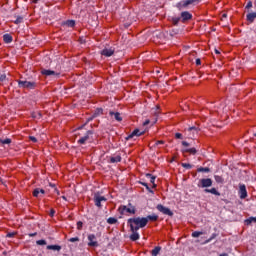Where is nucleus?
I'll use <instances>...</instances> for the list:
<instances>
[{
    "label": "nucleus",
    "instance_id": "f257e3e1",
    "mask_svg": "<svg viewBox=\"0 0 256 256\" xmlns=\"http://www.w3.org/2000/svg\"><path fill=\"white\" fill-rule=\"evenodd\" d=\"M127 223L128 225H130V227H133L134 229L139 231V229H143L144 227H147V218L145 217L129 218Z\"/></svg>",
    "mask_w": 256,
    "mask_h": 256
},
{
    "label": "nucleus",
    "instance_id": "f03ea898",
    "mask_svg": "<svg viewBox=\"0 0 256 256\" xmlns=\"http://www.w3.org/2000/svg\"><path fill=\"white\" fill-rule=\"evenodd\" d=\"M118 211L120 215H127V213H129L130 215H135V213H137L135 206L131 205V203L128 204V207L125 205H121L118 208Z\"/></svg>",
    "mask_w": 256,
    "mask_h": 256
},
{
    "label": "nucleus",
    "instance_id": "7ed1b4c3",
    "mask_svg": "<svg viewBox=\"0 0 256 256\" xmlns=\"http://www.w3.org/2000/svg\"><path fill=\"white\" fill-rule=\"evenodd\" d=\"M18 87L20 89H35V87H37V83L18 80Z\"/></svg>",
    "mask_w": 256,
    "mask_h": 256
},
{
    "label": "nucleus",
    "instance_id": "20e7f679",
    "mask_svg": "<svg viewBox=\"0 0 256 256\" xmlns=\"http://www.w3.org/2000/svg\"><path fill=\"white\" fill-rule=\"evenodd\" d=\"M213 186V180L211 178H202L199 180L198 187L201 189H207V187Z\"/></svg>",
    "mask_w": 256,
    "mask_h": 256
},
{
    "label": "nucleus",
    "instance_id": "39448f33",
    "mask_svg": "<svg viewBox=\"0 0 256 256\" xmlns=\"http://www.w3.org/2000/svg\"><path fill=\"white\" fill-rule=\"evenodd\" d=\"M107 201V198L105 196H101V194H99V192H96L94 194V203L96 205V207L102 208L103 205H101V203H105Z\"/></svg>",
    "mask_w": 256,
    "mask_h": 256
},
{
    "label": "nucleus",
    "instance_id": "423d86ee",
    "mask_svg": "<svg viewBox=\"0 0 256 256\" xmlns=\"http://www.w3.org/2000/svg\"><path fill=\"white\" fill-rule=\"evenodd\" d=\"M156 209L163 215H168V217H173V211H171V209H169L168 207L163 206L162 204H158L156 206Z\"/></svg>",
    "mask_w": 256,
    "mask_h": 256
},
{
    "label": "nucleus",
    "instance_id": "0eeeda50",
    "mask_svg": "<svg viewBox=\"0 0 256 256\" xmlns=\"http://www.w3.org/2000/svg\"><path fill=\"white\" fill-rule=\"evenodd\" d=\"M91 135H93V130H88L86 131L85 135L82 136L78 141L77 143L79 145H85L88 141H89V138L91 137Z\"/></svg>",
    "mask_w": 256,
    "mask_h": 256
},
{
    "label": "nucleus",
    "instance_id": "6e6552de",
    "mask_svg": "<svg viewBox=\"0 0 256 256\" xmlns=\"http://www.w3.org/2000/svg\"><path fill=\"white\" fill-rule=\"evenodd\" d=\"M131 234L129 236L130 241H139L141 239V236L139 235V230L137 228H134L133 226L130 227Z\"/></svg>",
    "mask_w": 256,
    "mask_h": 256
},
{
    "label": "nucleus",
    "instance_id": "1a4fd4ad",
    "mask_svg": "<svg viewBox=\"0 0 256 256\" xmlns=\"http://www.w3.org/2000/svg\"><path fill=\"white\" fill-rule=\"evenodd\" d=\"M88 247H98L99 242H97V237L95 234L88 235Z\"/></svg>",
    "mask_w": 256,
    "mask_h": 256
},
{
    "label": "nucleus",
    "instance_id": "9d476101",
    "mask_svg": "<svg viewBox=\"0 0 256 256\" xmlns=\"http://www.w3.org/2000/svg\"><path fill=\"white\" fill-rule=\"evenodd\" d=\"M41 74L45 75L46 77H59V75H61L60 72L57 71H53V70H47V69H42L41 70Z\"/></svg>",
    "mask_w": 256,
    "mask_h": 256
},
{
    "label": "nucleus",
    "instance_id": "9b49d317",
    "mask_svg": "<svg viewBox=\"0 0 256 256\" xmlns=\"http://www.w3.org/2000/svg\"><path fill=\"white\" fill-rule=\"evenodd\" d=\"M238 195L240 199H247V187L245 186V184H241L239 186Z\"/></svg>",
    "mask_w": 256,
    "mask_h": 256
},
{
    "label": "nucleus",
    "instance_id": "f8f14e48",
    "mask_svg": "<svg viewBox=\"0 0 256 256\" xmlns=\"http://www.w3.org/2000/svg\"><path fill=\"white\" fill-rule=\"evenodd\" d=\"M141 135H145V132H141L139 129H135L126 137V141H130V139H133V137H141Z\"/></svg>",
    "mask_w": 256,
    "mask_h": 256
},
{
    "label": "nucleus",
    "instance_id": "ddd939ff",
    "mask_svg": "<svg viewBox=\"0 0 256 256\" xmlns=\"http://www.w3.org/2000/svg\"><path fill=\"white\" fill-rule=\"evenodd\" d=\"M115 53V49L113 48H104L100 54L103 55L104 57H112Z\"/></svg>",
    "mask_w": 256,
    "mask_h": 256
},
{
    "label": "nucleus",
    "instance_id": "4468645a",
    "mask_svg": "<svg viewBox=\"0 0 256 256\" xmlns=\"http://www.w3.org/2000/svg\"><path fill=\"white\" fill-rule=\"evenodd\" d=\"M45 195V190L42 188H35L33 190V197H36L37 199H41Z\"/></svg>",
    "mask_w": 256,
    "mask_h": 256
},
{
    "label": "nucleus",
    "instance_id": "2eb2a0df",
    "mask_svg": "<svg viewBox=\"0 0 256 256\" xmlns=\"http://www.w3.org/2000/svg\"><path fill=\"white\" fill-rule=\"evenodd\" d=\"M189 5H191L189 0H182L176 4V7L181 11L182 9L189 7Z\"/></svg>",
    "mask_w": 256,
    "mask_h": 256
},
{
    "label": "nucleus",
    "instance_id": "dca6fc26",
    "mask_svg": "<svg viewBox=\"0 0 256 256\" xmlns=\"http://www.w3.org/2000/svg\"><path fill=\"white\" fill-rule=\"evenodd\" d=\"M255 19H256V12H248L246 15V21H248V23H255Z\"/></svg>",
    "mask_w": 256,
    "mask_h": 256
},
{
    "label": "nucleus",
    "instance_id": "f3484780",
    "mask_svg": "<svg viewBox=\"0 0 256 256\" xmlns=\"http://www.w3.org/2000/svg\"><path fill=\"white\" fill-rule=\"evenodd\" d=\"M99 115H103V110H102V108H97V109L94 111L92 117L88 118L87 123H89V121H93V119H95V117H99Z\"/></svg>",
    "mask_w": 256,
    "mask_h": 256
},
{
    "label": "nucleus",
    "instance_id": "a211bd4d",
    "mask_svg": "<svg viewBox=\"0 0 256 256\" xmlns=\"http://www.w3.org/2000/svg\"><path fill=\"white\" fill-rule=\"evenodd\" d=\"M204 193H211V195H216V197H221V193L217 190V188H206L204 189Z\"/></svg>",
    "mask_w": 256,
    "mask_h": 256
},
{
    "label": "nucleus",
    "instance_id": "6ab92c4d",
    "mask_svg": "<svg viewBox=\"0 0 256 256\" xmlns=\"http://www.w3.org/2000/svg\"><path fill=\"white\" fill-rule=\"evenodd\" d=\"M109 115H110V117H114L115 121H118V122L123 121V117H121V113H119V112L110 111Z\"/></svg>",
    "mask_w": 256,
    "mask_h": 256
},
{
    "label": "nucleus",
    "instance_id": "aec40b11",
    "mask_svg": "<svg viewBox=\"0 0 256 256\" xmlns=\"http://www.w3.org/2000/svg\"><path fill=\"white\" fill-rule=\"evenodd\" d=\"M181 17L183 21H189L190 19H193V15H191V13H189L188 11L182 12Z\"/></svg>",
    "mask_w": 256,
    "mask_h": 256
},
{
    "label": "nucleus",
    "instance_id": "412c9836",
    "mask_svg": "<svg viewBox=\"0 0 256 256\" xmlns=\"http://www.w3.org/2000/svg\"><path fill=\"white\" fill-rule=\"evenodd\" d=\"M122 158L121 155L111 156L109 163H121Z\"/></svg>",
    "mask_w": 256,
    "mask_h": 256
},
{
    "label": "nucleus",
    "instance_id": "4be33fe9",
    "mask_svg": "<svg viewBox=\"0 0 256 256\" xmlns=\"http://www.w3.org/2000/svg\"><path fill=\"white\" fill-rule=\"evenodd\" d=\"M182 153H190V155H197L196 148H184L182 149Z\"/></svg>",
    "mask_w": 256,
    "mask_h": 256
},
{
    "label": "nucleus",
    "instance_id": "5701e85b",
    "mask_svg": "<svg viewBox=\"0 0 256 256\" xmlns=\"http://www.w3.org/2000/svg\"><path fill=\"white\" fill-rule=\"evenodd\" d=\"M3 41L4 43H13V36H11V34H4L3 35Z\"/></svg>",
    "mask_w": 256,
    "mask_h": 256
},
{
    "label": "nucleus",
    "instance_id": "b1692460",
    "mask_svg": "<svg viewBox=\"0 0 256 256\" xmlns=\"http://www.w3.org/2000/svg\"><path fill=\"white\" fill-rule=\"evenodd\" d=\"M46 249H48V251H60L61 246H59V245H48L46 247Z\"/></svg>",
    "mask_w": 256,
    "mask_h": 256
},
{
    "label": "nucleus",
    "instance_id": "393cba45",
    "mask_svg": "<svg viewBox=\"0 0 256 256\" xmlns=\"http://www.w3.org/2000/svg\"><path fill=\"white\" fill-rule=\"evenodd\" d=\"M159 253H161V246H156V247L151 251V255H152V256H157V255H159Z\"/></svg>",
    "mask_w": 256,
    "mask_h": 256
},
{
    "label": "nucleus",
    "instance_id": "a878e982",
    "mask_svg": "<svg viewBox=\"0 0 256 256\" xmlns=\"http://www.w3.org/2000/svg\"><path fill=\"white\" fill-rule=\"evenodd\" d=\"M145 219H147V223H149V221H157V219H159V216L153 214V215H148L147 217H145Z\"/></svg>",
    "mask_w": 256,
    "mask_h": 256
},
{
    "label": "nucleus",
    "instance_id": "bb28decb",
    "mask_svg": "<svg viewBox=\"0 0 256 256\" xmlns=\"http://www.w3.org/2000/svg\"><path fill=\"white\" fill-rule=\"evenodd\" d=\"M63 25L73 28L75 27V20H67L66 22H63Z\"/></svg>",
    "mask_w": 256,
    "mask_h": 256
},
{
    "label": "nucleus",
    "instance_id": "cd10ccee",
    "mask_svg": "<svg viewBox=\"0 0 256 256\" xmlns=\"http://www.w3.org/2000/svg\"><path fill=\"white\" fill-rule=\"evenodd\" d=\"M198 173H209L211 171V169H209V167H200L197 169Z\"/></svg>",
    "mask_w": 256,
    "mask_h": 256
},
{
    "label": "nucleus",
    "instance_id": "c85d7f7f",
    "mask_svg": "<svg viewBox=\"0 0 256 256\" xmlns=\"http://www.w3.org/2000/svg\"><path fill=\"white\" fill-rule=\"evenodd\" d=\"M214 179H215L216 183H220V184L224 183V181H225V179H223V176H219V175H215Z\"/></svg>",
    "mask_w": 256,
    "mask_h": 256
},
{
    "label": "nucleus",
    "instance_id": "c756f323",
    "mask_svg": "<svg viewBox=\"0 0 256 256\" xmlns=\"http://www.w3.org/2000/svg\"><path fill=\"white\" fill-rule=\"evenodd\" d=\"M117 218H114V217H110L107 219V223L108 225H115V223H117Z\"/></svg>",
    "mask_w": 256,
    "mask_h": 256
},
{
    "label": "nucleus",
    "instance_id": "7c9ffc66",
    "mask_svg": "<svg viewBox=\"0 0 256 256\" xmlns=\"http://www.w3.org/2000/svg\"><path fill=\"white\" fill-rule=\"evenodd\" d=\"M246 225H251V223H256V217H250L245 220Z\"/></svg>",
    "mask_w": 256,
    "mask_h": 256
},
{
    "label": "nucleus",
    "instance_id": "2f4dec72",
    "mask_svg": "<svg viewBox=\"0 0 256 256\" xmlns=\"http://www.w3.org/2000/svg\"><path fill=\"white\" fill-rule=\"evenodd\" d=\"M0 143H2V145H10L11 138L0 139Z\"/></svg>",
    "mask_w": 256,
    "mask_h": 256
},
{
    "label": "nucleus",
    "instance_id": "473e14b6",
    "mask_svg": "<svg viewBox=\"0 0 256 256\" xmlns=\"http://www.w3.org/2000/svg\"><path fill=\"white\" fill-rule=\"evenodd\" d=\"M14 23H15V25H19V24L23 23V16H17Z\"/></svg>",
    "mask_w": 256,
    "mask_h": 256
},
{
    "label": "nucleus",
    "instance_id": "72a5a7b5",
    "mask_svg": "<svg viewBox=\"0 0 256 256\" xmlns=\"http://www.w3.org/2000/svg\"><path fill=\"white\" fill-rule=\"evenodd\" d=\"M201 235H203V232H200V231H194L192 233V237L194 238L201 237Z\"/></svg>",
    "mask_w": 256,
    "mask_h": 256
},
{
    "label": "nucleus",
    "instance_id": "f704fd0d",
    "mask_svg": "<svg viewBox=\"0 0 256 256\" xmlns=\"http://www.w3.org/2000/svg\"><path fill=\"white\" fill-rule=\"evenodd\" d=\"M182 167L184 169H193V165L189 164V163H182Z\"/></svg>",
    "mask_w": 256,
    "mask_h": 256
},
{
    "label": "nucleus",
    "instance_id": "c9c22d12",
    "mask_svg": "<svg viewBox=\"0 0 256 256\" xmlns=\"http://www.w3.org/2000/svg\"><path fill=\"white\" fill-rule=\"evenodd\" d=\"M32 117H33V119H41V114H40V112L32 113Z\"/></svg>",
    "mask_w": 256,
    "mask_h": 256
},
{
    "label": "nucleus",
    "instance_id": "e433bc0d",
    "mask_svg": "<svg viewBox=\"0 0 256 256\" xmlns=\"http://www.w3.org/2000/svg\"><path fill=\"white\" fill-rule=\"evenodd\" d=\"M36 245H47V241L45 240H37Z\"/></svg>",
    "mask_w": 256,
    "mask_h": 256
},
{
    "label": "nucleus",
    "instance_id": "4c0bfd02",
    "mask_svg": "<svg viewBox=\"0 0 256 256\" xmlns=\"http://www.w3.org/2000/svg\"><path fill=\"white\" fill-rule=\"evenodd\" d=\"M155 179H157V177H155V176H152L150 178V183H152L153 187H157V184H155Z\"/></svg>",
    "mask_w": 256,
    "mask_h": 256
},
{
    "label": "nucleus",
    "instance_id": "58836bf2",
    "mask_svg": "<svg viewBox=\"0 0 256 256\" xmlns=\"http://www.w3.org/2000/svg\"><path fill=\"white\" fill-rule=\"evenodd\" d=\"M215 237H217V234L216 233H213L211 235V237L206 241V243H211V241H213V239H215Z\"/></svg>",
    "mask_w": 256,
    "mask_h": 256
},
{
    "label": "nucleus",
    "instance_id": "ea45409f",
    "mask_svg": "<svg viewBox=\"0 0 256 256\" xmlns=\"http://www.w3.org/2000/svg\"><path fill=\"white\" fill-rule=\"evenodd\" d=\"M77 229H78V231H81V229H83V222H81V221L77 222Z\"/></svg>",
    "mask_w": 256,
    "mask_h": 256
},
{
    "label": "nucleus",
    "instance_id": "a19ab883",
    "mask_svg": "<svg viewBox=\"0 0 256 256\" xmlns=\"http://www.w3.org/2000/svg\"><path fill=\"white\" fill-rule=\"evenodd\" d=\"M251 7H253V2L250 0L247 2L245 9H251Z\"/></svg>",
    "mask_w": 256,
    "mask_h": 256
},
{
    "label": "nucleus",
    "instance_id": "79ce46f5",
    "mask_svg": "<svg viewBox=\"0 0 256 256\" xmlns=\"http://www.w3.org/2000/svg\"><path fill=\"white\" fill-rule=\"evenodd\" d=\"M15 235H17V233H15V232H10V233H8L7 235H6V237H8V238H13Z\"/></svg>",
    "mask_w": 256,
    "mask_h": 256
},
{
    "label": "nucleus",
    "instance_id": "37998d69",
    "mask_svg": "<svg viewBox=\"0 0 256 256\" xmlns=\"http://www.w3.org/2000/svg\"><path fill=\"white\" fill-rule=\"evenodd\" d=\"M70 243H76V241H79V237H73L69 239Z\"/></svg>",
    "mask_w": 256,
    "mask_h": 256
},
{
    "label": "nucleus",
    "instance_id": "c03bdc74",
    "mask_svg": "<svg viewBox=\"0 0 256 256\" xmlns=\"http://www.w3.org/2000/svg\"><path fill=\"white\" fill-rule=\"evenodd\" d=\"M175 138H176V139H183V134H181V133H176V134H175Z\"/></svg>",
    "mask_w": 256,
    "mask_h": 256
},
{
    "label": "nucleus",
    "instance_id": "a18cd8bd",
    "mask_svg": "<svg viewBox=\"0 0 256 256\" xmlns=\"http://www.w3.org/2000/svg\"><path fill=\"white\" fill-rule=\"evenodd\" d=\"M7 79V76L5 74H0V82L4 81Z\"/></svg>",
    "mask_w": 256,
    "mask_h": 256
},
{
    "label": "nucleus",
    "instance_id": "49530a36",
    "mask_svg": "<svg viewBox=\"0 0 256 256\" xmlns=\"http://www.w3.org/2000/svg\"><path fill=\"white\" fill-rule=\"evenodd\" d=\"M155 145H165V141L158 140V141H156Z\"/></svg>",
    "mask_w": 256,
    "mask_h": 256
},
{
    "label": "nucleus",
    "instance_id": "de8ad7c7",
    "mask_svg": "<svg viewBox=\"0 0 256 256\" xmlns=\"http://www.w3.org/2000/svg\"><path fill=\"white\" fill-rule=\"evenodd\" d=\"M29 139L30 141H32V143H37V139L35 138V136H30Z\"/></svg>",
    "mask_w": 256,
    "mask_h": 256
},
{
    "label": "nucleus",
    "instance_id": "09e8293b",
    "mask_svg": "<svg viewBox=\"0 0 256 256\" xmlns=\"http://www.w3.org/2000/svg\"><path fill=\"white\" fill-rule=\"evenodd\" d=\"M50 217H55V209L50 210Z\"/></svg>",
    "mask_w": 256,
    "mask_h": 256
},
{
    "label": "nucleus",
    "instance_id": "8fccbe9b",
    "mask_svg": "<svg viewBox=\"0 0 256 256\" xmlns=\"http://www.w3.org/2000/svg\"><path fill=\"white\" fill-rule=\"evenodd\" d=\"M190 5H193V3H199L201 0H188Z\"/></svg>",
    "mask_w": 256,
    "mask_h": 256
},
{
    "label": "nucleus",
    "instance_id": "3c124183",
    "mask_svg": "<svg viewBox=\"0 0 256 256\" xmlns=\"http://www.w3.org/2000/svg\"><path fill=\"white\" fill-rule=\"evenodd\" d=\"M154 115H159V106H156L155 111H154Z\"/></svg>",
    "mask_w": 256,
    "mask_h": 256
},
{
    "label": "nucleus",
    "instance_id": "603ef678",
    "mask_svg": "<svg viewBox=\"0 0 256 256\" xmlns=\"http://www.w3.org/2000/svg\"><path fill=\"white\" fill-rule=\"evenodd\" d=\"M150 123H151V121L149 119H147L144 121L143 125L145 127V126L149 125Z\"/></svg>",
    "mask_w": 256,
    "mask_h": 256
},
{
    "label": "nucleus",
    "instance_id": "864d4df0",
    "mask_svg": "<svg viewBox=\"0 0 256 256\" xmlns=\"http://www.w3.org/2000/svg\"><path fill=\"white\" fill-rule=\"evenodd\" d=\"M183 147H189V143L187 141H182Z\"/></svg>",
    "mask_w": 256,
    "mask_h": 256
},
{
    "label": "nucleus",
    "instance_id": "5fc2aeb1",
    "mask_svg": "<svg viewBox=\"0 0 256 256\" xmlns=\"http://www.w3.org/2000/svg\"><path fill=\"white\" fill-rule=\"evenodd\" d=\"M140 183V185H143V187H149V184H147V182H139Z\"/></svg>",
    "mask_w": 256,
    "mask_h": 256
},
{
    "label": "nucleus",
    "instance_id": "6e6d98bb",
    "mask_svg": "<svg viewBox=\"0 0 256 256\" xmlns=\"http://www.w3.org/2000/svg\"><path fill=\"white\" fill-rule=\"evenodd\" d=\"M145 177H146L147 179H151V177H153V174L147 173V174L145 175Z\"/></svg>",
    "mask_w": 256,
    "mask_h": 256
},
{
    "label": "nucleus",
    "instance_id": "4d7b16f0",
    "mask_svg": "<svg viewBox=\"0 0 256 256\" xmlns=\"http://www.w3.org/2000/svg\"><path fill=\"white\" fill-rule=\"evenodd\" d=\"M188 131H197V128L196 127H189Z\"/></svg>",
    "mask_w": 256,
    "mask_h": 256
},
{
    "label": "nucleus",
    "instance_id": "13d9d810",
    "mask_svg": "<svg viewBox=\"0 0 256 256\" xmlns=\"http://www.w3.org/2000/svg\"><path fill=\"white\" fill-rule=\"evenodd\" d=\"M196 65H201V59L200 58L196 59Z\"/></svg>",
    "mask_w": 256,
    "mask_h": 256
},
{
    "label": "nucleus",
    "instance_id": "bf43d9fd",
    "mask_svg": "<svg viewBox=\"0 0 256 256\" xmlns=\"http://www.w3.org/2000/svg\"><path fill=\"white\" fill-rule=\"evenodd\" d=\"M30 237H36V235H37V232H34V233H30V234H28Z\"/></svg>",
    "mask_w": 256,
    "mask_h": 256
},
{
    "label": "nucleus",
    "instance_id": "052dcab7",
    "mask_svg": "<svg viewBox=\"0 0 256 256\" xmlns=\"http://www.w3.org/2000/svg\"><path fill=\"white\" fill-rule=\"evenodd\" d=\"M146 189H147V191H149V193H153V191L151 190V187L146 186Z\"/></svg>",
    "mask_w": 256,
    "mask_h": 256
},
{
    "label": "nucleus",
    "instance_id": "680f3d73",
    "mask_svg": "<svg viewBox=\"0 0 256 256\" xmlns=\"http://www.w3.org/2000/svg\"><path fill=\"white\" fill-rule=\"evenodd\" d=\"M86 125H87V122H86L84 125L78 127V131H80L81 129H83V127H85Z\"/></svg>",
    "mask_w": 256,
    "mask_h": 256
},
{
    "label": "nucleus",
    "instance_id": "e2e57ef3",
    "mask_svg": "<svg viewBox=\"0 0 256 256\" xmlns=\"http://www.w3.org/2000/svg\"><path fill=\"white\" fill-rule=\"evenodd\" d=\"M214 51H215L216 55H221V52L218 49H215Z\"/></svg>",
    "mask_w": 256,
    "mask_h": 256
},
{
    "label": "nucleus",
    "instance_id": "0e129e2a",
    "mask_svg": "<svg viewBox=\"0 0 256 256\" xmlns=\"http://www.w3.org/2000/svg\"><path fill=\"white\" fill-rule=\"evenodd\" d=\"M55 193H57V195H61V193L59 192V190L57 188L54 189Z\"/></svg>",
    "mask_w": 256,
    "mask_h": 256
},
{
    "label": "nucleus",
    "instance_id": "69168bd1",
    "mask_svg": "<svg viewBox=\"0 0 256 256\" xmlns=\"http://www.w3.org/2000/svg\"><path fill=\"white\" fill-rule=\"evenodd\" d=\"M219 256H229V254H227V253H222V254H220Z\"/></svg>",
    "mask_w": 256,
    "mask_h": 256
},
{
    "label": "nucleus",
    "instance_id": "338daca9",
    "mask_svg": "<svg viewBox=\"0 0 256 256\" xmlns=\"http://www.w3.org/2000/svg\"><path fill=\"white\" fill-rule=\"evenodd\" d=\"M50 187H53L54 189H57V188L55 187V184H50Z\"/></svg>",
    "mask_w": 256,
    "mask_h": 256
},
{
    "label": "nucleus",
    "instance_id": "774afa93",
    "mask_svg": "<svg viewBox=\"0 0 256 256\" xmlns=\"http://www.w3.org/2000/svg\"><path fill=\"white\" fill-rule=\"evenodd\" d=\"M62 199H63L64 201H67V197H65V196H62Z\"/></svg>",
    "mask_w": 256,
    "mask_h": 256
}]
</instances>
